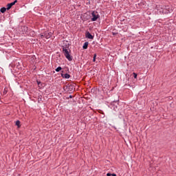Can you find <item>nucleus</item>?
Returning <instances> with one entry per match:
<instances>
[{"label":"nucleus","mask_w":176,"mask_h":176,"mask_svg":"<svg viewBox=\"0 0 176 176\" xmlns=\"http://www.w3.org/2000/svg\"><path fill=\"white\" fill-rule=\"evenodd\" d=\"M72 98V96H70V98Z\"/></svg>","instance_id":"nucleus-16"},{"label":"nucleus","mask_w":176,"mask_h":176,"mask_svg":"<svg viewBox=\"0 0 176 176\" xmlns=\"http://www.w3.org/2000/svg\"><path fill=\"white\" fill-rule=\"evenodd\" d=\"M107 176H112V174H111V173H107Z\"/></svg>","instance_id":"nucleus-14"},{"label":"nucleus","mask_w":176,"mask_h":176,"mask_svg":"<svg viewBox=\"0 0 176 176\" xmlns=\"http://www.w3.org/2000/svg\"><path fill=\"white\" fill-rule=\"evenodd\" d=\"M96 57H97V54H95L94 55V59H93L94 63H96Z\"/></svg>","instance_id":"nucleus-12"},{"label":"nucleus","mask_w":176,"mask_h":176,"mask_svg":"<svg viewBox=\"0 0 176 176\" xmlns=\"http://www.w3.org/2000/svg\"><path fill=\"white\" fill-rule=\"evenodd\" d=\"M52 35H53V34L50 32H45L43 34H40V38L41 39H43V38H45V39H49L50 38L52 37Z\"/></svg>","instance_id":"nucleus-3"},{"label":"nucleus","mask_w":176,"mask_h":176,"mask_svg":"<svg viewBox=\"0 0 176 176\" xmlns=\"http://www.w3.org/2000/svg\"><path fill=\"white\" fill-rule=\"evenodd\" d=\"M69 43L66 44L65 45H63V53L65 57H66L69 61H72V57L71 56V54H69L71 50H69Z\"/></svg>","instance_id":"nucleus-1"},{"label":"nucleus","mask_w":176,"mask_h":176,"mask_svg":"<svg viewBox=\"0 0 176 176\" xmlns=\"http://www.w3.org/2000/svg\"><path fill=\"white\" fill-rule=\"evenodd\" d=\"M16 3H17V0H15L14 1L10 3H8L7 5V10H10V9H12V6L16 5Z\"/></svg>","instance_id":"nucleus-5"},{"label":"nucleus","mask_w":176,"mask_h":176,"mask_svg":"<svg viewBox=\"0 0 176 176\" xmlns=\"http://www.w3.org/2000/svg\"><path fill=\"white\" fill-rule=\"evenodd\" d=\"M6 10H8L6 8L3 7L1 8L0 11L1 13H5V12H6Z\"/></svg>","instance_id":"nucleus-9"},{"label":"nucleus","mask_w":176,"mask_h":176,"mask_svg":"<svg viewBox=\"0 0 176 176\" xmlns=\"http://www.w3.org/2000/svg\"><path fill=\"white\" fill-rule=\"evenodd\" d=\"M61 69H63V68H62L61 67H58L55 69V71H56V72H60V71H61Z\"/></svg>","instance_id":"nucleus-11"},{"label":"nucleus","mask_w":176,"mask_h":176,"mask_svg":"<svg viewBox=\"0 0 176 176\" xmlns=\"http://www.w3.org/2000/svg\"><path fill=\"white\" fill-rule=\"evenodd\" d=\"M133 78L135 79H137V73H133Z\"/></svg>","instance_id":"nucleus-13"},{"label":"nucleus","mask_w":176,"mask_h":176,"mask_svg":"<svg viewBox=\"0 0 176 176\" xmlns=\"http://www.w3.org/2000/svg\"><path fill=\"white\" fill-rule=\"evenodd\" d=\"M16 126H17V127L19 128V129H20V127H21V124H20V120H17L16 122Z\"/></svg>","instance_id":"nucleus-10"},{"label":"nucleus","mask_w":176,"mask_h":176,"mask_svg":"<svg viewBox=\"0 0 176 176\" xmlns=\"http://www.w3.org/2000/svg\"><path fill=\"white\" fill-rule=\"evenodd\" d=\"M62 78H64L65 79H69L71 78V76L68 74H61Z\"/></svg>","instance_id":"nucleus-7"},{"label":"nucleus","mask_w":176,"mask_h":176,"mask_svg":"<svg viewBox=\"0 0 176 176\" xmlns=\"http://www.w3.org/2000/svg\"><path fill=\"white\" fill-rule=\"evenodd\" d=\"M88 46H89V42H85L82 46V49L86 50L87 49Z\"/></svg>","instance_id":"nucleus-8"},{"label":"nucleus","mask_w":176,"mask_h":176,"mask_svg":"<svg viewBox=\"0 0 176 176\" xmlns=\"http://www.w3.org/2000/svg\"><path fill=\"white\" fill-rule=\"evenodd\" d=\"M156 8L159 13L166 14V13H170V12H171V10H167L166 8H164V6H157Z\"/></svg>","instance_id":"nucleus-2"},{"label":"nucleus","mask_w":176,"mask_h":176,"mask_svg":"<svg viewBox=\"0 0 176 176\" xmlns=\"http://www.w3.org/2000/svg\"><path fill=\"white\" fill-rule=\"evenodd\" d=\"M91 21H97V19L100 17V14H98V12L96 11L91 12Z\"/></svg>","instance_id":"nucleus-4"},{"label":"nucleus","mask_w":176,"mask_h":176,"mask_svg":"<svg viewBox=\"0 0 176 176\" xmlns=\"http://www.w3.org/2000/svg\"><path fill=\"white\" fill-rule=\"evenodd\" d=\"M111 176H116V174L113 173V174H111Z\"/></svg>","instance_id":"nucleus-15"},{"label":"nucleus","mask_w":176,"mask_h":176,"mask_svg":"<svg viewBox=\"0 0 176 176\" xmlns=\"http://www.w3.org/2000/svg\"><path fill=\"white\" fill-rule=\"evenodd\" d=\"M85 36L86 38H88V39H94V36L91 35L89 32L86 33Z\"/></svg>","instance_id":"nucleus-6"}]
</instances>
